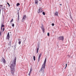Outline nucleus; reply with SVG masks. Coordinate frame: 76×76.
Segmentation results:
<instances>
[{
  "mask_svg": "<svg viewBox=\"0 0 76 76\" xmlns=\"http://www.w3.org/2000/svg\"><path fill=\"white\" fill-rule=\"evenodd\" d=\"M10 38V35H9V32H8L7 36L6 39L9 40Z\"/></svg>",
  "mask_w": 76,
  "mask_h": 76,
  "instance_id": "nucleus-5",
  "label": "nucleus"
},
{
  "mask_svg": "<svg viewBox=\"0 0 76 76\" xmlns=\"http://www.w3.org/2000/svg\"><path fill=\"white\" fill-rule=\"evenodd\" d=\"M12 26H15V24H14V23H12Z\"/></svg>",
  "mask_w": 76,
  "mask_h": 76,
  "instance_id": "nucleus-23",
  "label": "nucleus"
},
{
  "mask_svg": "<svg viewBox=\"0 0 76 76\" xmlns=\"http://www.w3.org/2000/svg\"><path fill=\"white\" fill-rule=\"evenodd\" d=\"M47 35H48V36H49V35H50V33H48Z\"/></svg>",
  "mask_w": 76,
  "mask_h": 76,
  "instance_id": "nucleus-27",
  "label": "nucleus"
},
{
  "mask_svg": "<svg viewBox=\"0 0 76 76\" xmlns=\"http://www.w3.org/2000/svg\"><path fill=\"white\" fill-rule=\"evenodd\" d=\"M58 39V40H61V41H63L64 40V37L63 36H61L59 37Z\"/></svg>",
  "mask_w": 76,
  "mask_h": 76,
  "instance_id": "nucleus-3",
  "label": "nucleus"
},
{
  "mask_svg": "<svg viewBox=\"0 0 76 76\" xmlns=\"http://www.w3.org/2000/svg\"><path fill=\"white\" fill-rule=\"evenodd\" d=\"M13 22V19H12L11 21H10V23H12V22Z\"/></svg>",
  "mask_w": 76,
  "mask_h": 76,
  "instance_id": "nucleus-16",
  "label": "nucleus"
},
{
  "mask_svg": "<svg viewBox=\"0 0 76 76\" xmlns=\"http://www.w3.org/2000/svg\"><path fill=\"white\" fill-rule=\"evenodd\" d=\"M67 64H66V67L65 68V69H66V67H67Z\"/></svg>",
  "mask_w": 76,
  "mask_h": 76,
  "instance_id": "nucleus-25",
  "label": "nucleus"
},
{
  "mask_svg": "<svg viewBox=\"0 0 76 76\" xmlns=\"http://www.w3.org/2000/svg\"><path fill=\"white\" fill-rule=\"evenodd\" d=\"M21 42H22V41H19L18 42V44H19V45H20V44H21Z\"/></svg>",
  "mask_w": 76,
  "mask_h": 76,
  "instance_id": "nucleus-14",
  "label": "nucleus"
},
{
  "mask_svg": "<svg viewBox=\"0 0 76 76\" xmlns=\"http://www.w3.org/2000/svg\"><path fill=\"white\" fill-rule=\"evenodd\" d=\"M38 0H36L35 1V4H38Z\"/></svg>",
  "mask_w": 76,
  "mask_h": 76,
  "instance_id": "nucleus-13",
  "label": "nucleus"
},
{
  "mask_svg": "<svg viewBox=\"0 0 76 76\" xmlns=\"http://www.w3.org/2000/svg\"><path fill=\"white\" fill-rule=\"evenodd\" d=\"M42 56V54H41V53H40L39 54V58H38V61H39V59H40V58H41V57Z\"/></svg>",
  "mask_w": 76,
  "mask_h": 76,
  "instance_id": "nucleus-6",
  "label": "nucleus"
},
{
  "mask_svg": "<svg viewBox=\"0 0 76 76\" xmlns=\"http://www.w3.org/2000/svg\"><path fill=\"white\" fill-rule=\"evenodd\" d=\"M4 28H3V32H4Z\"/></svg>",
  "mask_w": 76,
  "mask_h": 76,
  "instance_id": "nucleus-28",
  "label": "nucleus"
},
{
  "mask_svg": "<svg viewBox=\"0 0 76 76\" xmlns=\"http://www.w3.org/2000/svg\"><path fill=\"white\" fill-rule=\"evenodd\" d=\"M61 5H62L61 4H60V6H61Z\"/></svg>",
  "mask_w": 76,
  "mask_h": 76,
  "instance_id": "nucleus-32",
  "label": "nucleus"
},
{
  "mask_svg": "<svg viewBox=\"0 0 76 76\" xmlns=\"http://www.w3.org/2000/svg\"><path fill=\"white\" fill-rule=\"evenodd\" d=\"M2 61H3L4 63V64H5V63H6V60H5V59H4V58H3V59Z\"/></svg>",
  "mask_w": 76,
  "mask_h": 76,
  "instance_id": "nucleus-11",
  "label": "nucleus"
},
{
  "mask_svg": "<svg viewBox=\"0 0 76 76\" xmlns=\"http://www.w3.org/2000/svg\"><path fill=\"white\" fill-rule=\"evenodd\" d=\"M42 31L43 33H44V32H45V29H44V27H42Z\"/></svg>",
  "mask_w": 76,
  "mask_h": 76,
  "instance_id": "nucleus-7",
  "label": "nucleus"
},
{
  "mask_svg": "<svg viewBox=\"0 0 76 76\" xmlns=\"http://www.w3.org/2000/svg\"><path fill=\"white\" fill-rule=\"evenodd\" d=\"M26 15H23V17L22 18V19L21 20V22H23L25 20V19H26Z\"/></svg>",
  "mask_w": 76,
  "mask_h": 76,
  "instance_id": "nucleus-4",
  "label": "nucleus"
},
{
  "mask_svg": "<svg viewBox=\"0 0 76 76\" xmlns=\"http://www.w3.org/2000/svg\"><path fill=\"white\" fill-rule=\"evenodd\" d=\"M19 5H20V4L19 3H18L16 4L17 6H19Z\"/></svg>",
  "mask_w": 76,
  "mask_h": 76,
  "instance_id": "nucleus-15",
  "label": "nucleus"
},
{
  "mask_svg": "<svg viewBox=\"0 0 76 76\" xmlns=\"http://www.w3.org/2000/svg\"><path fill=\"white\" fill-rule=\"evenodd\" d=\"M33 59H34V61H35V56H33Z\"/></svg>",
  "mask_w": 76,
  "mask_h": 76,
  "instance_id": "nucleus-18",
  "label": "nucleus"
},
{
  "mask_svg": "<svg viewBox=\"0 0 76 76\" xmlns=\"http://www.w3.org/2000/svg\"><path fill=\"white\" fill-rule=\"evenodd\" d=\"M0 13H1V7L3 6V5H0Z\"/></svg>",
  "mask_w": 76,
  "mask_h": 76,
  "instance_id": "nucleus-10",
  "label": "nucleus"
},
{
  "mask_svg": "<svg viewBox=\"0 0 76 76\" xmlns=\"http://www.w3.org/2000/svg\"><path fill=\"white\" fill-rule=\"evenodd\" d=\"M55 15H56V16H58V12H56L55 13Z\"/></svg>",
  "mask_w": 76,
  "mask_h": 76,
  "instance_id": "nucleus-12",
  "label": "nucleus"
},
{
  "mask_svg": "<svg viewBox=\"0 0 76 76\" xmlns=\"http://www.w3.org/2000/svg\"><path fill=\"white\" fill-rule=\"evenodd\" d=\"M32 69L31 68L30 71L29 72L30 73H31V72H32Z\"/></svg>",
  "mask_w": 76,
  "mask_h": 76,
  "instance_id": "nucleus-21",
  "label": "nucleus"
},
{
  "mask_svg": "<svg viewBox=\"0 0 76 76\" xmlns=\"http://www.w3.org/2000/svg\"><path fill=\"white\" fill-rule=\"evenodd\" d=\"M41 8H40L37 11V12L38 13H40V12H41Z\"/></svg>",
  "mask_w": 76,
  "mask_h": 76,
  "instance_id": "nucleus-8",
  "label": "nucleus"
},
{
  "mask_svg": "<svg viewBox=\"0 0 76 76\" xmlns=\"http://www.w3.org/2000/svg\"><path fill=\"white\" fill-rule=\"evenodd\" d=\"M18 40L19 41H22L21 39H18Z\"/></svg>",
  "mask_w": 76,
  "mask_h": 76,
  "instance_id": "nucleus-24",
  "label": "nucleus"
},
{
  "mask_svg": "<svg viewBox=\"0 0 76 76\" xmlns=\"http://www.w3.org/2000/svg\"><path fill=\"white\" fill-rule=\"evenodd\" d=\"M40 1V0H39Z\"/></svg>",
  "mask_w": 76,
  "mask_h": 76,
  "instance_id": "nucleus-33",
  "label": "nucleus"
},
{
  "mask_svg": "<svg viewBox=\"0 0 76 76\" xmlns=\"http://www.w3.org/2000/svg\"><path fill=\"white\" fill-rule=\"evenodd\" d=\"M1 32H0V36L1 35Z\"/></svg>",
  "mask_w": 76,
  "mask_h": 76,
  "instance_id": "nucleus-30",
  "label": "nucleus"
},
{
  "mask_svg": "<svg viewBox=\"0 0 76 76\" xmlns=\"http://www.w3.org/2000/svg\"><path fill=\"white\" fill-rule=\"evenodd\" d=\"M16 58L14 59L11 64L10 67L11 68V72L12 75H14L15 73V66H16Z\"/></svg>",
  "mask_w": 76,
  "mask_h": 76,
  "instance_id": "nucleus-1",
  "label": "nucleus"
},
{
  "mask_svg": "<svg viewBox=\"0 0 76 76\" xmlns=\"http://www.w3.org/2000/svg\"><path fill=\"white\" fill-rule=\"evenodd\" d=\"M7 4H8V5L9 7H10V4H9V3L7 2Z\"/></svg>",
  "mask_w": 76,
  "mask_h": 76,
  "instance_id": "nucleus-20",
  "label": "nucleus"
},
{
  "mask_svg": "<svg viewBox=\"0 0 76 76\" xmlns=\"http://www.w3.org/2000/svg\"><path fill=\"white\" fill-rule=\"evenodd\" d=\"M46 60H47V58H46L44 61V63L43 64L42 66L41 69L39 70V72L41 73L42 75L44 74V70L45 69V64L46 63Z\"/></svg>",
  "mask_w": 76,
  "mask_h": 76,
  "instance_id": "nucleus-2",
  "label": "nucleus"
},
{
  "mask_svg": "<svg viewBox=\"0 0 76 76\" xmlns=\"http://www.w3.org/2000/svg\"><path fill=\"white\" fill-rule=\"evenodd\" d=\"M18 20H19V13H18Z\"/></svg>",
  "mask_w": 76,
  "mask_h": 76,
  "instance_id": "nucleus-17",
  "label": "nucleus"
},
{
  "mask_svg": "<svg viewBox=\"0 0 76 76\" xmlns=\"http://www.w3.org/2000/svg\"><path fill=\"white\" fill-rule=\"evenodd\" d=\"M31 72H29V73L28 74L29 76H30V75H31Z\"/></svg>",
  "mask_w": 76,
  "mask_h": 76,
  "instance_id": "nucleus-29",
  "label": "nucleus"
},
{
  "mask_svg": "<svg viewBox=\"0 0 76 76\" xmlns=\"http://www.w3.org/2000/svg\"><path fill=\"white\" fill-rule=\"evenodd\" d=\"M52 26H54V23H53L52 24Z\"/></svg>",
  "mask_w": 76,
  "mask_h": 76,
  "instance_id": "nucleus-26",
  "label": "nucleus"
},
{
  "mask_svg": "<svg viewBox=\"0 0 76 76\" xmlns=\"http://www.w3.org/2000/svg\"><path fill=\"white\" fill-rule=\"evenodd\" d=\"M1 30H2V27H1Z\"/></svg>",
  "mask_w": 76,
  "mask_h": 76,
  "instance_id": "nucleus-31",
  "label": "nucleus"
},
{
  "mask_svg": "<svg viewBox=\"0 0 76 76\" xmlns=\"http://www.w3.org/2000/svg\"><path fill=\"white\" fill-rule=\"evenodd\" d=\"M39 46H38V48H37V53H38V50H39Z\"/></svg>",
  "mask_w": 76,
  "mask_h": 76,
  "instance_id": "nucleus-9",
  "label": "nucleus"
},
{
  "mask_svg": "<svg viewBox=\"0 0 76 76\" xmlns=\"http://www.w3.org/2000/svg\"><path fill=\"white\" fill-rule=\"evenodd\" d=\"M4 25L3 24H2L1 25V28H3V27H4Z\"/></svg>",
  "mask_w": 76,
  "mask_h": 76,
  "instance_id": "nucleus-19",
  "label": "nucleus"
},
{
  "mask_svg": "<svg viewBox=\"0 0 76 76\" xmlns=\"http://www.w3.org/2000/svg\"><path fill=\"white\" fill-rule=\"evenodd\" d=\"M42 14H43V15H45V12H42Z\"/></svg>",
  "mask_w": 76,
  "mask_h": 76,
  "instance_id": "nucleus-22",
  "label": "nucleus"
}]
</instances>
